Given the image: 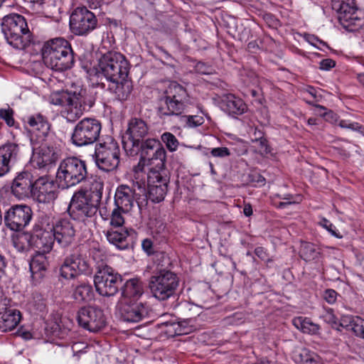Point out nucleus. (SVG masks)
<instances>
[{
    "label": "nucleus",
    "instance_id": "obj_61",
    "mask_svg": "<svg viewBox=\"0 0 364 364\" xmlns=\"http://www.w3.org/2000/svg\"><path fill=\"white\" fill-rule=\"evenodd\" d=\"M317 358H318V356L316 354L309 355L304 360V363L305 364H318Z\"/></svg>",
    "mask_w": 364,
    "mask_h": 364
},
{
    "label": "nucleus",
    "instance_id": "obj_22",
    "mask_svg": "<svg viewBox=\"0 0 364 364\" xmlns=\"http://www.w3.org/2000/svg\"><path fill=\"white\" fill-rule=\"evenodd\" d=\"M58 184L53 181H49L45 178H39L34 181L31 198L38 203H50L58 197Z\"/></svg>",
    "mask_w": 364,
    "mask_h": 364
},
{
    "label": "nucleus",
    "instance_id": "obj_7",
    "mask_svg": "<svg viewBox=\"0 0 364 364\" xmlns=\"http://www.w3.org/2000/svg\"><path fill=\"white\" fill-rule=\"evenodd\" d=\"M165 264L158 263L156 271L149 279V288L152 295L159 301H165L176 295L179 285L177 274L166 268Z\"/></svg>",
    "mask_w": 364,
    "mask_h": 364
},
{
    "label": "nucleus",
    "instance_id": "obj_57",
    "mask_svg": "<svg viewBox=\"0 0 364 364\" xmlns=\"http://www.w3.org/2000/svg\"><path fill=\"white\" fill-rule=\"evenodd\" d=\"M336 65V62L330 58L323 59L320 62L319 68L323 70H328Z\"/></svg>",
    "mask_w": 364,
    "mask_h": 364
},
{
    "label": "nucleus",
    "instance_id": "obj_39",
    "mask_svg": "<svg viewBox=\"0 0 364 364\" xmlns=\"http://www.w3.org/2000/svg\"><path fill=\"white\" fill-rule=\"evenodd\" d=\"M143 250L149 255H155V259L158 263L165 262L167 264H170V258L164 252H156L154 250L153 242L151 239L146 238L141 242Z\"/></svg>",
    "mask_w": 364,
    "mask_h": 364
},
{
    "label": "nucleus",
    "instance_id": "obj_51",
    "mask_svg": "<svg viewBox=\"0 0 364 364\" xmlns=\"http://www.w3.org/2000/svg\"><path fill=\"white\" fill-rule=\"evenodd\" d=\"M320 224L326 229L332 235L337 238H341L342 235L336 230L335 226L327 219L323 218Z\"/></svg>",
    "mask_w": 364,
    "mask_h": 364
},
{
    "label": "nucleus",
    "instance_id": "obj_36",
    "mask_svg": "<svg viewBox=\"0 0 364 364\" xmlns=\"http://www.w3.org/2000/svg\"><path fill=\"white\" fill-rule=\"evenodd\" d=\"M133 192V198L138 205L139 209H142L148 204L149 200L148 194V186L144 181H135L130 187Z\"/></svg>",
    "mask_w": 364,
    "mask_h": 364
},
{
    "label": "nucleus",
    "instance_id": "obj_33",
    "mask_svg": "<svg viewBox=\"0 0 364 364\" xmlns=\"http://www.w3.org/2000/svg\"><path fill=\"white\" fill-rule=\"evenodd\" d=\"M44 64L49 68L56 71H64L70 69L75 63L74 54L50 56L43 58Z\"/></svg>",
    "mask_w": 364,
    "mask_h": 364
},
{
    "label": "nucleus",
    "instance_id": "obj_38",
    "mask_svg": "<svg viewBox=\"0 0 364 364\" xmlns=\"http://www.w3.org/2000/svg\"><path fill=\"white\" fill-rule=\"evenodd\" d=\"M293 325L304 333L317 334L320 330L319 325L314 323L306 317L299 316L292 320Z\"/></svg>",
    "mask_w": 364,
    "mask_h": 364
},
{
    "label": "nucleus",
    "instance_id": "obj_15",
    "mask_svg": "<svg viewBox=\"0 0 364 364\" xmlns=\"http://www.w3.org/2000/svg\"><path fill=\"white\" fill-rule=\"evenodd\" d=\"M98 25L94 13L86 7H77L70 16V28L76 36H86L93 31Z\"/></svg>",
    "mask_w": 364,
    "mask_h": 364
},
{
    "label": "nucleus",
    "instance_id": "obj_11",
    "mask_svg": "<svg viewBox=\"0 0 364 364\" xmlns=\"http://www.w3.org/2000/svg\"><path fill=\"white\" fill-rule=\"evenodd\" d=\"M122 282V275L107 264L98 266L94 277L96 291L102 296H114L119 291Z\"/></svg>",
    "mask_w": 364,
    "mask_h": 364
},
{
    "label": "nucleus",
    "instance_id": "obj_21",
    "mask_svg": "<svg viewBox=\"0 0 364 364\" xmlns=\"http://www.w3.org/2000/svg\"><path fill=\"white\" fill-rule=\"evenodd\" d=\"M55 241L61 247H67L75 241L76 230L73 223L68 218L58 220L50 227Z\"/></svg>",
    "mask_w": 364,
    "mask_h": 364
},
{
    "label": "nucleus",
    "instance_id": "obj_53",
    "mask_svg": "<svg viewBox=\"0 0 364 364\" xmlns=\"http://www.w3.org/2000/svg\"><path fill=\"white\" fill-rule=\"evenodd\" d=\"M210 154L214 157L223 158L229 156L230 151L227 147H218L212 149Z\"/></svg>",
    "mask_w": 364,
    "mask_h": 364
},
{
    "label": "nucleus",
    "instance_id": "obj_1",
    "mask_svg": "<svg viewBox=\"0 0 364 364\" xmlns=\"http://www.w3.org/2000/svg\"><path fill=\"white\" fill-rule=\"evenodd\" d=\"M103 187L102 182L95 180L91 183L90 194L84 189L75 192L68 207L70 218L74 220L85 223L87 220L94 217L99 210Z\"/></svg>",
    "mask_w": 364,
    "mask_h": 364
},
{
    "label": "nucleus",
    "instance_id": "obj_26",
    "mask_svg": "<svg viewBox=\"0 0 364 364\" xmlns=\"http://www.w3.org/2000/svg\"><path fill=\"white\" fill-rule=\"evenodd\" d=\"M107 240L119 250L133 248L137 232L133 229L114 230L111 229L106 234Z\"/></svg>",
    "mask_w": 364,
    "mask_h": 364
},
{
    "label": "nucleus",
    "instance_id": "obj_48",
    "mask_svg": "<svg viewBox=\"0 0 364 364\" xmlns=\"http://www.w3.org/2000/svg\"><path fill=\"white\" fill-rule=\"evenodd\" d=\"M252 141L253 142H256L259 144L260 151H264L266 154L270 152V149L268 145V141L267 139L264 137V134L261 131H258V136H256V138H252Z\"/></svg>",
    "mask_w": 364,
    "mask_h": 364
},
{
    "label": "nucleus",
    "instance_id": "obj_2",
    "mask_svg": "<svg viewBox=\"0 0 364 364\" xmlns=\"http://www.w3.org/2000/svg\"><path fill=\"white\" fill-rule=\"evenodd\" d=\"M50 102L55 105L66 107L63 116L68 122H75L83 112L95 104L94 97L86 89L77 87L75 90H60L51 94Z\"/></svg>",
    "mask_w": 364,
    "mask_h": 364
},
{
    "label": "nucleus",
    "instance_id": "obj_27",
    "mask_svg": "<svg viewBox=\"0 0 364 364\" xmlns=\"http://www.w3.org/2000/svg\"><path fill=\"white\" fill-rule=\"evenodd\" d=\"M74 54L70 43L62 37L55 38L45 42L41 48L42 58Z\"/></svg>",
    "mask_w": 364,
    "mask_h": 364
},
{
    "label": "nucleus",
    "instance_id": "obj_28",
    "mask_svg": "<svg viewBox=\"0 0 364 364\" xmlns=\"http://www.w3.org/2000/svg\"><path fill=\"white\" fill-rule=\"evenodd\" d=\"M219 104L223 111L233 117L242 114L247 110V105L244 101L231 93L223 95Z\"/></svg>",
    "mask_w": 364,
    "mask_h": 364
},
{
    "label": "nucleus",
    "instance_id": "obj_12",
    "mask_svg": "<svg viewBox=\"0 0 364 364\" xmlns=\"http://www.w3.org/2000/svg\"><path fill=\"white\" fill-rule=\"evenodd\" d=\"M331 6L338 14V19L343 28L356 30L364 26V18L358 10L355 0H331Z\"/></svg>",
    "mask_w": 364,
    "mask_h": 364
},
{
    "label": "nucleus",
    "instance_id": "obj_40",
    "mask_svg": "<svg viewBox=\"0 0 364 364\" xmlns=\"http://www.w3.org/2000/svg\"><path fill=\"white\" fill-rule=\"evenodd\" d=\"M176 312L181 316L182 319L192 321L197 315V306L187 301L180 302L176 307Z\"/></svg>",
    "mask_w": 364,
    "mask_h": 364
},
{
    "label": "nucleus",
    "instance_id": "obj_4",
    "mask_svg": "<svg viewBox=\"0 0 364 364\" xmlns=\"http://www.w3.org/2000/svg\"><path fill=\"white\" fill-rule=\"evenodd\" d=\"M89 178L87 164L76 156H70L60 161L55 181L58 188L68 189L86 183Z\"/></svg>",
    "mask_w": 364,
    "mask_h": 364
},
{
    "label": "nucleus",
    "instance_id": "obj_54",
    "mask_svg": "<svg viewBox=\"0 0 364 364\" xmlns=\"http://www.w3.org/2000/svg\"><path fill=\"white\" fill-rule=\"evenodd\" d=\"M179 325V328H181V332L178 333V335H186L188 334L191 332L193 326L191 325L192 321H188L186 319H183L181 321H177Z\"/></svg>",
    "mask_w": 364,
    "mask_h": 364
},
{
    "label": "nucleus",
    "instance_id": "obj_50",
    "mask_svg": "<svg viewBox=\"0 0 364 364\" xmlns=\"http://www.w3.org/2000/svg\"><path fill=\"white\" fill-rule=\"evenodd\" d=\"M355 318L351 316H343L341 319L338 321V327H341L346 329V331H351L353 323H355Z\"/></svg>",
    "mask_w": 364,
    "mask_h": 364
},
{
    "label": "nucleus",
    "instance_id": "obj_56",
    "mask_svg": "<svg viewBox=\"0 0 364 364\" xmlns=\"http://www.w3.org/2000/svg\"><path fill=\"white\" fill-rule=\"evenodd\" d=\"M249 181L255 184H259V186L264 185L265 178L260 173L255 172L249 175Z\"/></svg>",
    "mask_w": 364,
    "mask_h": 364
},
{
    "label": "nucleus",
    "instance_id": "obj_35",
    "mask_svg": "<svg viewBox=\"0 0 364 364\" xmlns=\"http://www.w3.org/2000/svg\"><path fill=\"white\" fill-rule=\"evenodd\" d=\"M109 89L112 91L120 101L128 99L132 91V82L127 77H120L116 82H110Z\"/></svg>",
    "mask_w": 364,
    "mask_h": 364
},
{
    "label": "nucleus",
    "instance_id": "obj_60",
    "mask_svg": "<svg viewBox=\"0 0 364 364\" xmlns=\"http://www.w3.org/2000/svg\"><path fill=\"white\" fill-rule=\"evenodd\" d=\"M305 36H307V40L309 43H311L312 45L315 46L314 42H319L320 44H322L325 46H328L326 43L323 42L321 40H319L316 36L314 35L311 34H306Z\"/></svg>",
    "mask_w": 364,
    "mask_h": 364
},
{
    "label": "nucleus",
    "instance_id": "obj_13",
    "mask_svg": "<svg viewBox=\"0 0 364 364\" xmlns=\"http://www.w3.org/2000/svg\"><path fill=\"white\" fill-rule=\"evenodd\" d=\"M101 130L102 124L98 119L85 117L75 126L71 141L76 146L92 144L99 139Z\"/></svg>",
    "mask_w": 364,
    "mask_h": 364
},
{
    "label": "nucleus",
    "instance_id": "obj_30",
    "mask_svg": "<svg viewBox=\"0 0 364 364\" xmlns=\"http://www.w3.org/2000/svg\"><path fill=\"white\" fill-rule=\"evenodd\" d=\"M39 144V161L38 164L41 166H46L53 164L58 159L60 150L58 146L46 141H41Z\"/></svg>",
    "mask_w": 364,
    "mask_h": 364
},
{
    "label": "nucleus",
    "instance_id": "obj_43",
    "mask_svg": "<svg viewBox=\"0 0 364 364\" xmlns=\"http://www.w3.org/2000/svg\"><path fill=\"white\" fill-rule=\"evenodd\" d=\"M161 139L169 151L173 152L176 151L179 145V141L172 133L168 132H164L161 136Z\"/></svg>",
    "mask_w": 364,
    "mask_h": 364
},
{
    "label": "nucleus",
    "instance_id": "obj_59",
    "mask_svg": "<svg viewBox=\"0 0 364 364\" xmlns=\"http://www.w3.org/2000/svg\"><path fill=\"white\" fill-rule=\"evenodd\" d=\"M323 117L327 122H329L332 124L338 122V117L332 111L324 113Z\"/></svg>",
    "mask_w": 364,
    "mask_h": 364
},
{
    "label": "nucleus",
    "instance_id": "obj_6",
    "mask_svg": "<svg viewBox=\"0 0 364 364\" xmlns=\"http://www.w3.org/2000/svg\"><path fill=\"white\" fill-rule=\"evenodd\" d=\"M90 255L84 245H77L67 255L60 267V275L65 279H75L80 275L92 274Z\"/></svg>",
    "mask_w": 364,
    "mask_h": 364
},
{
    "label": "nucleus",
    "instance_id": "obj_19",
    "mask_svg": "<svg viewBox=\"0 0 364 364\" xmlns=\"http://www.w3.org/2000/svg\"><path fill=\"white\" fill-rule=\"evenodd\" d=\"M32 217L33 210L29 205H14L6 212L4 222L10 230L18 232L30 223Z\"/></svg>",
    "mask_w": 364,
    "mask_h": 364
},
{
    "label": "nucleus",
    "instance_id": "obj_64",
    "mask_svg": "<svg viewBox=\"0 0 364 364\" xmlns=\"http://www.w3.org/2000/svg\"><path fill=\"white\" fill-rule=\"evenodd\" d=\"M243 213L245 215L249 217L252 215V208L250 205H245L243 208Z\"/></svg>",
    "mask_w": 364,
    "mask_h": 364
},
{
    "label": "nucleus",
    "instance_id": "obj_25",
    "mask_svg": "<svg viewBox=\"0 0 364 364\" xmlns=\"http://www.w3.org/2000/svg\"><path fill=\"white\" fill-rule=\"evenodd\" d=\"M28 124L31 127V141L35 146L44 141L49 135L50 124L47 119L41 114L30 116Z\"/></svg>",
    "mask_w": 364,
    "mask_h": 364
},
{
    "label": "nucleus",
    "instance_id": "obj_44",
    "mask_svg": "<svg viewBox=\"0 0 364 364\" xmlns=\"http://www.w3.org/2000/svg\"><path fill=\"white\" fill-rule=\"evenodd\" d=\"M124 212L119 208L116 207L112 212L110 224L114 228H120L124 223L122 216Z\"/></svg>",
    "mask_w": 364,
    "mask_h": 364
},
{
    "label": "nucleus",
    "instance_id": "obj_45",
    "mask_svg": "<svg viewBox=\"0 0 364 364\" xmlns=\"http://www.w3.org/2000/svg\"><path fill=\"white\" fill-rule=\"evenodd\" d=\"M322 317L324 321L331 325L333 328L338 331H341V328H338V319L334 314L333 310L332 309H326Z\"/></svg>",
    "mask_w": 364,
    "mask_h": 364
},
{
    "label": "nucleus",
    "instance_id": "obj_41",
    "mask_svg": "<svg viewBox=\"0 0 364 364\" xmlns=\"http://www.w3.org/2000/svg\"><path fill=\"white\" fill-rule=\"evenodd\" d=\"M320 255L319 249L311 242H302L299 251L300 257L306 261H311L318 257Z\"/></svg>",
    "mask_w": 364,
    "mask_h": 364
},
{
    "label": "nucleus",
    "instance_id": "obj_37",
    "mask_svg": "<svg viewBox=\"0 0 364 364\" xmlns=\"http://www.w3.org/2000/svg\"><path fill=\"white\" fill-rule=\"evenodd\" d=\"M94 296L92 286L87 282H82L76 285L73 290L72 297L79 303L89 302L94 299Z\"/></svg>",
    "mask_w": 364,
    "mask_h": 364
},
{
    "label": "nucleus",
    "instance_id": "obj_58",
    "mask_svg": "<svg viewBox=\"0 0 364 364\" xmlns=\"http://www.w3.org/2000/svg\"><path fill=\"white\" fill-rule=\"evenodd\" d=\"M196 70L198 73H200V74L206 75V74L210 73V71H209L210 68L208 66H207L204 63H202V62H198L196 65Z\"/></svg>",
    "mask_w": 364,
    "mask_h": 364
},
{
    "label": "nucleus",
    "instance_id": "obj_29",
    "mask_svg": "<svg viewBox=\"0 0 364 364\" xmlns=\"http://www.w3.org/2000/svg\"><path fill=\"white\" fill-rule=\"evenodd\" d=\"M0 311V332L4 333L14 330L20 323L22 316L19 310L4 307Z\"/></svg>",
    "mask_w": 364,
    "mask_h": 364
},
{
    "label": "nucleus",
    "instance_id": "obj_32",
    "mask_svg": "<svg viewBox=\"0 0 364 364\" xmlns=\"http://www.w3.org/2000/svg\"><path fill=\"white\" fill-rule=\"evenodd\" d=\"M122 301L139 300L144 293L141 282L137 278L128 279L121 285Z\"/></svg>",
    "mask_w": 364,
    "mask_h": 364
},
{
    "label": "nucleus",
    "instance_id": "obj_34",
    "mask_svg": "<svg viewBox=\"0 0 364 364\" xmlns=\"http://www.w3.org/2000/svg\"><path fill=\"white\" fill-rule=\"evenodd\" d=\"M45 253H39L34 256L30 262V270L33 280L39 281L45 276L48 264Z\"/></svg>",
    "mask_w": 364,
    "mask_h": 364
},
{
    "label": "nucleus",
    "instance_id": "obj_10",
    "mask_svg": "<svg viewBox=\"0 0 364 364\" xmlns=\"http://www.w3.org/2000/svg\"><path fill=\"white\" fill-rule=\"evenodd\" d=\"M119 146L112 137L95 145L92 158L98 168L105 172L117 170L119 164Z\"/></svg>",
    "mask_w": 364,
    "mask_h": 364
},
{
    "label": "nucleus",
    "instance_id": "obj_42",
    "mask_svg": "<svg viewBox=\"0 0 364 364\" xmlns=\"http://www.w3.org/2000/svg\"><path fill=\"white\" fill-rule=\"evenodd\" d=\"M159 326L161 328H164L163 331L168 337L179 336L178 333L181 332L178 323L175 320L161 323Z\"/></svg>",
    "mask_w": 364,
    "mask_h": 364
},
{
    "label": "nucleus",
    "instance_id": "obj_31",
    "mask_svg": "<svg viewBox=\"0 0 364 364\" xmlns=\"http://www.w3.org/2000/svg\"><path fill=\"white\" fill-rule=\"evenodd\" d=\"M134 199L133 192L127 185L119 186L115 192L114 204L119 208L124 213L129 212L134 205Z\"/></svg>",
    "mask_w": 364,
    "mask_h": 364
},
{
    "label": "nucleus",
    "instance_id": "obj_47",
    "mask_svg": "<svg viewBox=\"0 0 364 364\" xmlns=\"http://www.w3.org/2000/svg\"><path fill=\"white\" fill-rule=\"evenodd\" d=\"M338 126L341 128L350 129L353 131L358 132L364 136V126L360 125L358 122H350L348 120H338Z\"/></svg>",
    "mask_w": 364,
    "mask_h": 364
},
{
    "label": "nucleus",
    "instance_id": "obj_20",
    "mask_svg": "<svg viewBox=\"0 0 364 364\" xmlns=\"http://www.w3.org/2000/svg\"><path fill=\"white\" fill-rule=\"evenodd\" d=\"M150 125L147 122L141 117H133L128 121L127 129L125 134L127 136V140H123V146L125 151L127 147L145 139L149 133Z\"/></svg>",
    "mask_w": 364,
    "mask_h": 364
},
{
    "label": "nucleus",
    "instance_id": "obj_9",
    "mask_svg": "<svg viewBox=\"0 0 364 364\" xmlns=\"http://www.w3.org/2000/svg\"><path fill=\"white\" fill-rule=\"evenodd\" d=\"M129 71V63L119 53L107 52L99 60L97 73L109 82H116L120 77H127Z\"/></svg>",
    "mask_w": 364,
    "mask_h": 364
},
{
    "label": "nucleus",
    "instance_id": "obj_16",
    "mask_svg": "<svg viewBox=\"0 0 364 364\" xmlns=\"http://www.w3.org/2000/svg\"><path fill=\"white\" fill-rule=\"evenodd\" d=\"M23 238L29 247L43 253L49 252L55 241L50 227L46 228L42 221L36 223L31 232H25Z\"/></svg>",
    "mask_w": 364,
    "mask_h": 364
},
{
    "label": "nucleus",
    "instance_id": "obj_46",
    "mask_svg": "<svg viewBox=\"0 0 364 364\" xmlns=\"http://www.w3.org/2000/svg\"><path fill=\"white\" fill-rule=\"evenodd\" d=\"M14 110L8 106L7 108H0V119L5 121L9 127H13L15 124L14 119Z\"/></svg>",
    "mask_w": 364,
    "mask_h": 364
},
{
    "label": "nucleus",
    "instance_id": "obj_18",
    "mask_svg": "<svg viewBox=\"0 0 364 364\" xmlns=\"http://www.w3.org/2000/svg\"><path fill=\"white\" fill-rule=\"evenodd\" d=\"M120 318L127 323H138L150 317L151 309L139 300L121 301L119 307Z\"/></svg>",
    "mask_w": 364,
    "mask_h": 364
},
{
    "label": "nucleus",
    "instance_id": "obj_5",
    "mask_svg": "<svg viewBox=\"0 0 364 364\" xmlns=\"http://www.w3.org/2000/svg\"><path fill=\"white\" fill-rule=\"evenodd\" d=\"M1 27L6 41L14 48L24 49L32 41L26 20L20 14L13 13L5 16Z\"/></svg>",
    "mask_w": 364,
    "mask_h": 364
},
{
    "label": "nucleus",
    "instance_id": "obj_24",
    "mask_svg": "<svg viewBox=\"0 0 364 364\" xmlns=\"http://www.w3.org/2000/svg\"><path fill=\"white\" fill-rule=\"evenodd\" d=\"M33 185L32 174L28 171H22L14 178L11 186V193L19 200L31 198Z\"/></svg>",
    "mask_w": 364,
    "mask_h": 364
},
{
    "label": "nucleus",
    "instance_id": "obj_62",
    "mask_svg": "<svg viewBox=\"0 0 364 364\" xmlns=\"http://www.w3.org/2000/svg\"><path fill=\"white\" fill-rule=\"evenodd\" d=\"M307 92L309 93L315 100L316 102L319 101L320 95H317V91L313 87H309L306 90Z\"/></svg>",
    "mask_w": 364,
    "mask_h": 364
},
{
    "label": "nucleus",
    "instance_id": "obj_63",
    "mask_svg": "<svg viewBox=\"0 0 364 364\" xmlns=\"http://www.w3.org/2000/svg\"><path fill=\"white\" fill-rule=\"evenodd\" d=\"M18 334L25 340H29L32 338V334L28 331L18 330Z\"/></svg>",
    "mask_w": 364,
    "mask_h": 364
},
{
    "label": "nucleus",
    "instance_id": "obj_3",
    "mask_svg": "<svg viewBox=\"0 0 364 364\" xmlns=\"http://www.w3.org/2000/svg\"><path fill=\"white\" fill-rule=\"evenodd\" d=\"M130 156L139 154L138 167L162 168L166 166V151L161 141L154 138H147L127 147Z\"/></svg>",
    "mask_w": 364,
    "mask_h": 364
},
{
    "label": "nucleus",
    "instance_id": "obj_52",
    "mask_svg": "<svg viewBox=\"0 0 364 364\" xmlns=\"http://www.w3.org/2000/svg\"><path fill=\"white\" fill-rule=\"evenodd\" d=\"M186 123L189 127H196L203 124L204 119L202 117L196 115L187 116Z\"/></svg>",
    "mask_w": 364,
    "mask_h": 364
},
{
    "label": "nucleus",
    "instance_id": "obj_14",
    "mask_svg": "<svg viewBox=\"0 0 364 364\" xmlns=\"http://www.w3.org/2000/svg\"><path fill=\"white\" fill-rule=\"evenodd\" d=\"M170 178L166 166L150 168L147 173V186L149 200L159 203L163 201L168 191Z\"/></svg>",
    "mask_w": 364,
    "mask_h": 364
},
{
    "label": "nucleus",
    "instance_id": "obj_55",
    "mask_svg": "<svg viewBox=\"0 0 364 364\" xmlns=\"http://www.w3.org/2000/svg\"><path fill=\"white\" fill-rule=\"evenodd\" d=\"M337 292L332 289H328L325 290L323 293V299L325 301H326L328 304H333L336 302L337 299Z\"/></svg>",
    "mask_w": 364,
    "mask_h": 364
},
{
    "label": "nucleus",
    "instance_id": "obj_17",
    "mask_svg": "<svg viewBox=\"0 0 364 364\" xmlns=\"http://www.w3.org/2000/svg\"><path fill=\"white\" fill-rule=\"evenodd\" d=\"M77 321L80 326L90 331L98 332L107 325L103 310L97 306H85L79 309Z\"/></svg>",
    "mask_w": 364,
    "mask_h": 364
},
{
    "label": "nucleus",
    "instance_id": "obj_23",
    "mask_svg": "<svg viewBox=\"0 0 364 364\" xmlns=\"http://www.w3.org/2000/svg\"><path fill=\"white\" fill-rule=\"evenodd\" d=\"M21 156L20 146L7 142L0 146V178L9 173Z\"/></svg>",
    "mask_w": 364,
    "mask_h": 364
},
{
    "label": "nucleus",
    "instance_id": "obj_49",
    "mask_svg": "<svg viewBox=\"0 0 364 364\" xmlns=\"http://www.w3.org/2000/svg\"><path fill=\"white\" fill-rule=\"evenodd\" d=\"M351 331L353 332L356 336L364 339V320L360 317H357L355 320V323H353Z\"/></svg>",
    "mask_w": 364,
    "mask_h": 364
},
{
    "label": "nucleus",
    "instance_id": "obj_8",
    "mask_svg": "<svg viewBox=\"0 0 364 364\" xmlns=\"http://www.w3.org/2000/svg\"><path fill=\"white\" fill-rule=\"evenodd\" d=\"M188 100L186 90L178 83L173 82L159 97L158 112L161 117L178 116L184 112Z\"/></svg>",
    "mask_w": 364,
    "mask_h": 364
}]
</instances>
